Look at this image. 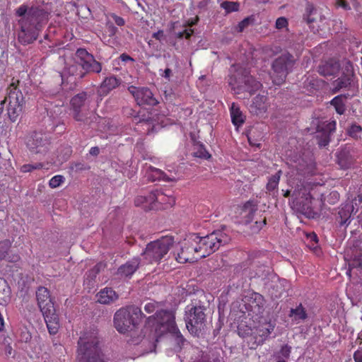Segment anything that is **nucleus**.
<instances>
[{"label":"nucleus","mask_w":362,"mask_h":362,"mask_svg":"<svg viewBox=\"0 0 362 362\" xmlns=\"http://www.w3.org/2000/svg\"><path fill=\"white\" fill-rule=\"evenodd\" d=\"M11 246V243L9 240H4L0 242V261L6 257Z\"/></svg>","instance_id":"79ce46f5"},{"label":"nucleus","mask_w":362,"mask_h":362,"mask_svg":"<svg viewBox=\"0 0 362 362\" xmlns=\"http://www.w3.org/2000/svg\"><path fill=\"white\" fill-rule=\"evenodd\" d=\"M295 63L294 57L288 52L284 53L275 59L272 64L271 78L273 83L277 86L284 83Z\"/></svg>","instance_id":"1a4fd4ad"},{"label":"nucleus","mask_w":362,"mask_h":362,"mask_svg":"<svg viewBox=\"0 0 362 362\" xmlns=\"http://www.w3.org/2000/svg\"><path fill=\"white\" fill-rule=\"evenodd\" d=\"M288 317L293 322L299 323L307 320L308 315L305 308L300 303L296 308H291Z\"/></svg>","instance_id":"2f4dec72"},{"label":"nucleus","mask_w":362,"mask_h":362,"mask_svg":"<svg viewBox=\"0 0 362 362\" xmlns=\"http://www.w3.org/2000/svg\"><path fill=\"white\" fill-rule=\"evenodd\" d=\"M19 259H20V257L18 255H14L10 261L17 262Z\"/></svg>","instance_id":"338daca9"},{"label":"nucleus","mask_w":362,"mask_h":362,"mask_svg":"<svg viewBox=\"0 0 362 362\" xmlns=\"http://www.w3.org/2000/svg\"><path fill=\"white\" fill-rule=\"evenodd\" d=\"M264 300L262 295L255 293L245 302V308L249 315H258L263 313Z\"/></svg>","instance_id":"4be33fe9"},{"label":"nucleus","mask_w":362,"mask_h":362,"mask_svg":"<svg viewBox=\"0 0 362 362\" xmlns=\"http://www.w3.org/2000/svg\"><path fill=\"white\" fill-rule=\"evenodd\" d=\"M340 69V64L338 60L329 59L322 62L318 66V73L323 76H331L337 74Z\"/></svg>","instance_id":"b1692460"},{"label":"nucleus","mask_w":362,"mask_h":362,"mask_svg":"<svg viewBox=\"0 0 362 362\" xmlns=\"http://www.w3.org/2000/svg\"><path fill=\"white\" fill-rule=\"evenodd\" d=\"M354 74L352 71L347 70L346 73H344L341 77L333 82L334 92L337 93L341 89H347L352 90V96L355 95L354 92L357 91L354 81Z\"/></svg>","instance_id":"412c9836"},{"label":"nucleus","mask_w":362,"mask_h":362,"mask_svg":"<svg viewBox=\"0 0 362 362\" xmlns=\"http://www.w3.org/2000/svg\"><path fill=\"white\" fill-rule=\"evenodd\" d=\"M288 25V22L286 18L285 17H279L276 19L275 27L278 30H281L282 28H286Z\"/></svg>","instance_id":"09e8293b"},{"label":"nucleus","mask_w":362,"mask_h":362,"mask_svg":"<svg viewBox=\"0 0 362 362\" xmlns=\"http://www.w3.org/2000/svg\"><path fill=\"white\" fill-rule=\"evenodd\" d=\"M135 205L146 204L150 209H167L172 207L175 204V197L172 195L164 194L160 189L151 191L148 196H138L135 199Z\"/></svg>","instance_id":"9b49d317"},{"label":"nucleus","mask_w":362,"mask_h":362,"mask_svg":"<svg viewBox=\"0 0 362 362\" xmlns=\"http://www.w3.org/2000/svg\"><path fill=\"white\" fill-rule=\"evenodd\" d=\"M160 75L162 77L165 78L166 80L170 81L171 75H172V70L169 68L165 69L164 71L160 69Z\"/></svg>","instance_id":"5fc2aeb1"},{"label":"nucleus","mask_w":362,"mask_h":362,"mask_svg":"<svg viewBox=\"0 0 362 362\" xmlns=\"http://www.w3.org/2000/svg\"><path fill=\"white\" fill-rule=\"evenodd\" d=\"M109 31L110 33V35H113L116 33L117 31V28L112 24L108 26Z\"/></svg>","instance_id":"e2e57ef3"},{"label":"nucleus","mask_w":362,"mask_h":362,"mask_svg":"<svg viewBox=\"0 0 362 362\" xmlns=\"http://www.w3.org/2000/svg\"><path fill=\"white\" fill-rule=\"evenodd\" d=\"M267 223L266 218H264L262 221H255V226H253L252 230L254 232H258Z\"/></svg>","instance_id":"864d4df0"},{"label":"nucleus","mask_w":362,"mask_h":362,"mask_svg":"<svg viewBox=\"0 0 362 362\" xmlns=\"http://www.w3.org/2000/svg\"><path fill=\"white\" fill-rule=\"evenodd\" d=\"M65 180L63 175H57L52 177L49 181V185L51 188H57L60 186Z\"/></svg>","instance_id":"c03bdc74"},{"label":"nucleus","mask_w":362,"mask_h":362,"mask_svg":"<svg viewBox=\"0 0 362 362\" xmlns=\"http://www.w3.org/2000/svg\"><path fill=\"white\" fill-rule=\"evenodd\" d=\"M291 347L289 346L288 345L286 344V345H284L281 346L279 353L283 357H284L286 358H288L290 356V354H291Z\"/></svg>","instance_id":"3c124183"},{"label":"nucleus","mask_w":362,"mask_h":362,"mask_svg":"<svg viewBox=\"0 0 362 362\" xmlns=\"http://www.w3.org/2000/svg\"><path fill=\"white\" fill-rule=\"evenodd\" d=\"M140 259L134 257L118 268L117 274L124 277H131L138 269Z\"/></svg>","instance_id":"a878e982"},{"label":"nucleus","mask_w":362,"mask_h":362,"mask_svg":"<svg viewBox=\"0 0 362 362\" xmlns=\"http://www.w3.org/2000/svg\"><path fill=\"white\" fill-rule=\"evenodd\" d=\"M184 32V37L186 38V39H189L190 37L192 36V35L194 33V30L192 29H185V30H183Z\"/></svg>","instance_id":"052dcab7"},{"label":"nucleus","mask_w":362,"mask_h":362,"mask_svg":"<svg viewBox=\"0 0 362 362\" xmlns=\"http://www.w3.org/2000/svg\"><path fill=\"white\" fill-rule=\"evenodd\" d=\"M253 21L252 17H247L245 18L243 21H241L237 27V30L239 33H242L246 28L249 26V25L252 23Z\"/></svg>","instance_id":"49530a36"},{"label":"nucleus","mask_w":362,"mask_h":362,"mask_svg":"<svg viewBox=\"0 0 362 362\" xmlns=\"http://www.w3.org/2000/svg\"><path fill=\"white\" fill-rule=\"evenodd\" d=\"M231 122L236 127H241L245 121V116L243 115L238 104L233 103L230 107Z\"/></svg>","instance_id":"473e14b6"},{"label":"nucleus","mask_w":362,"mask_h":362,"mask_svg":"<svg viewBox=\"0 0 362 362\" xmlns=\"http://www.w3.org/2000/svg\"><path fill=\"white\" fill-rule=\"evenodd\" d=\"M136 123L137 124H140L141 127H146L148 132H149L151 127V122L148 119H144L142 121L139 120V122H136Z\"/></svg>","instance_id":"6e6d98bb"},{"label":"nucleus","mask_w":362,"mask_h":362,"mask_svg":"<svg viewBox=\"0 0 362 362\" xmlns=\"http://www.w3.org/2000/svg\"><path fill=\"white\" fill-rule=\"evenodd\" d=\"M355 161L356 158L349 148H341L336 153V163L342 170L352 168Z\"/></svg>","instance_id":"5701e85b"},{"label":"nucleus","mask_w":362,"mask_h":362,"mask_svg":"<svg viewBox=\"0 0 362 362\" xmlns=\"http://www.w3.org/2000/svg\"><path fill=\"white\" fill-rule=\"evenodd\" d=\"M76 362H107L95 332H86L78 339Z\"/></svg>","instance_id":"f03ea898"},{"label":"nucleus","mask_w":362,"mask_h":362,"mask_svg":"<svg viewBox=\"0 0 362 362\" xmlns=\"http://www.w3.org/2000/svg\"><path fill=\"white\" fill-rule=\"evenodd\" d=\"M362 268V250L361 248L355 247L352 250V254L350 256L349 262V269L346 274L351 276V272L353 269Z\"/></svg>","instance_id":"7c9ffc66"},{"label":"nucleus","mask_w":362,"mask_h":362,"mask_svg":"<svg viewBox=\"0 0 362 362\" xmlns=\"http://www.w3.org/2000/svg\"><path fill=\"white\" fill-rule=\"evenodd\" d=\"M45 321L47 325V329L50 334H55L58 332L59 328V320L55 309L48 314L42 313Z\"/></svg>","instance_id":"bb28decb"},{"label":"nucleus","mask_w":362,"mask_h":362,"mask_svg":"<svg viewBox=\"0 0 362 362\" xmlns=\"http://www.w3.org/2000/svg\"><path fill=\"white\" fill-rule=\"evenodd\" d=\"M303 18L308 24H311L316 22L319 18H321V13L313 3L307 1L305 6Z\"/></svg>","instance_id":"cd10ccee"},{"label":"nucleus","mask_w":362,"mask_h":362,"mask_svg":"<svg viewBox=\"0 0 362 362\" xmlns=\"http://www.w3.org/2000/svg\"><path fill=\"white\" fill-rule=\"evenodd\" d=\"M19 79L12 78L11 81L6 88V96L0 103V115L4 109V105L8 103L7 115L12 122H16L23 110L25 103L23 94L20 88Z\"/></svg>","instance_id":"7ed1b4c3"},{"label":"nucleus","mask_w":362,"mask_h":362,"mask_svg":"<svg viewBox=\"0 0 362 362\" xmlns=\"http://www.w3.org/2000/svg\"><path fill=\"white\" fill-rule=\"evenodd\" d=\"M197 234L187 235L179 243V247L173 252V256L178 263L194 262L200 259L197 249Z\"/></svg>","instance_id":"6e6552de"},{"label":"nucleus","mask_w":362,"mask_h":362,"mask_svg":"<svg viewBox=\"0 0 362 362\" xmlns=\"http://www.w3.org/2000/svg\"><path fill=\"white\" fill-rule=\"evenodd\" d=\"M336 127H337L336 121L332 120V121L327 122L326 124L325 123L323 124L322 127L319 126L318 129L320 128L321 131L326 132L327 134H329L331 135L332 133H333L335 131Z\"/></svg>","instance_id":"37998d69"},{"label":"nucleus","mask_w":362,"mask_h":362,"mask_svg":"<svg viewBox=\"0 0 362 362\" xmlns=\"http://www.w3.org/2000/svg\"><path fill=\"white\" fill-rule=\"evenodd\" d=\"M199 21V18L197 16L194 18H192L187 21V25L189 27H192L196 25Z\"/></svg>","instance_id":"680f3d73"},{"label":"nucleus","mask_w":362,"mask_h":362,"mask_svg":"<svg viewBox=\"0 0 362 362\" xmlns=\"http://www.w3.org/2000/svg\"><path fill=\"white\" fill-rule=\"evenodd\" d=\"M174 243L173 236H163L148 243L141 255L146 263L158 264L168 255Z\"/></svg>","instance_id":"39448f33"},{"label":"nucleus","mask_w":362,"mask_h":362,"mask_svg":"<svg viewBox=\"0 0 362 362\" xmlns=\"http://www.w3.org/2000/svg\"><path fill=\"white\" fill-rule=\"evenodd\" d=\"M162 35V31H158V33H155L153 34V37L159 40L160 36Z\"/></svg>","instance_id":"69168bd1"},{"label":"nucleus","mask_w":362,"mask_h":362,"mask_svg":"<svg viewBox=\"0 0 362 362\" xmlns=\"http://www.w3.org/2000/svg\"><path fill=\"white\" fill-rule=\"evenodd\" d=\"M121 83V79L112 75L105 77L100 86V91L103 95H107L111 90L117 88Z\"/></svg>","instance_id":"c85d7f7f"},{"label":"nucleus","mask_w":362,"mask_h":362,"mask_svg":"<svg viewBox=\"0 0 362 362\" xmlns=\"http://www.w3.org/2000/svg\"><path fill=\"white\" fill-rule=\"evenodd\" d=\"M290 195H291V191H289V190H286L284 194V197H288Z\"/></svg>","instance_id":"774afa93"},{"label":"nucleus","mask_w":362,"mask_h":362,"mask_svg":"<svg viewBox=\"0 0 362 362\" xmlns=\"http://www.w3.org/2000/svg\"><path fill=\"white\" fill-rule=\"evenodd\" d=\"M329 134L324 132L321 130H318V134L317 135V144L320 147H325L330 141Z\"/></svg>","instance_id":"ea45409f"},{"label":"nucleus","mask_w":362,"mask_h":362,"mask_svg":"<svg viewBox=\"0 0 362 362\" xmlns=\"http://www.w3.org/2000/svg\"><path fill=\"white\" fill-rule=\"evenodd\" d=\"M275 326L276 324L271 320L263 319L259 321L257 325L252 330V334L258 344H263L268 339Z\"/></svg>","instance_id":"6ab92c4d"},{"label":"nucleus","mask_w":362,"mask_h":362,"mask_svg":"<svg viewBox=\"0 0 362 362\" xmlns=\"http://www.w3.org/2000/svg\"><path fill=\"white\" fill-rule=\"evenodd\" d=\"M330 104L334 107L338 114L343 115L345 112L346 105L343 95H337L334 97L330 101Z\"/></svg>","instance_id":"c9c22d12"},{"label":"nucleus","mask_w":362,"mask_h":362,"mask_svg":"<svg viewBox=\"0 0 362 362\" xmlns=\"http://www.w3.org/2000/svg\"><path fill=\"white\" fill-rule=\"evenodd\" d=\"M221 8L224 9L226 13L238 11L240 9V4L237 1H225L221 4Z\"/></svg>","instance_id":"4c0bfd02"},{"label":"nucleus","mask_w":362,"mask_h":362,"mask_svg":"<svg viewBox=\"0 0 362 362\" xmlns=\"http://www.w3.org/2000/svg\"><path fill=\"white\" fill-rule=\"evenodd\" d=\"M160 305L159 303L156 302V301H151V302L147 303L144 305V310L147 313H153L154 311H156V313H157V310H159Z\"/></svg>","instance_id":"a18cd8bd"},{"label":"nucleus","mask_w":362,"mask_h":362,"mask_svg":"<svg viewBox=\"0 0 362 362\" xmlns=\"http://www.w3.org/2000/svg\"><path fill=\"white\" fill-rule=\"evenodd\" d=\"M29 151L34 154H46L50 149V139L48 135L41 132H33L25 141Z\"/></svg>","instance_id":"2eb2a0df"},{"label":"nucleus","mask_w":362,"mask_h":362,"mask_svg":"<svg viewBox=\"0 0 362 362\" xmlns=\"http://www.w3.org/2000/svg\"><path fill=\"white\" fill-rule=\"evenodd\" d=\"M88 95L86 92L80 93L74 96L71 101V110L73 117L78 122H83L86 119V114L84 109L88 103Z\"/></svg>","instance_id":"a211bd4d"},{"label":"nucleus","mask_w":362,"mask_h":362,"mask_svg":"<svg viewBox=\"0 0 362 362\" xmlns=\"http://www.w3.org/2000/svg\"><path fill=\"white\" fill-rule=\"evenodd\" d=\"M119 59L124 62H127L128 61L134 62V59L132 57L125 53L122 54L119 56Z\"/></svg>","instance_id":"13d9d810"},{"label":"nucleus","mask_w":362,"mask_h":362,"mask_svg":"<svg viewBox=\"0 0 362 362\" xmlns=\"http://www.w3.org/2000/svg\"><path fill=\"white\" fill-rule=\"evenodd\" d=\"M196 240L199 257L202 259L216 252L220 246L227 243L229 238L223 231L216 230L204 237L197 235Z\"/></svg>","instance_id":"0eeeda50"},{"label":"nucleus","mask_w":362,"mask_h":362,"mask_svg":"<svg viewBox=\"0 0 362 362\" xmlns=\"http://www.w3.org/2000/svg\"><path fill=\"white\" fill-rule=\"evenodd\" d=\"M127 89L139 105L155 106L158 104V100L147 87L130 86Z\"/></svg>","instance_id":"dca6fc26"},{"label":"nucleus","mask_w":362,"mask_h":362,"mask_svg":"<svg viewBox=\"0 0 362 362\" xmlns=\"http://www.w3.org/2000/svg\"><path fill=\"white\" fill-rule=\"evenodd\" d=\"M146 168V175L148 180L155 182L157 180H163L165 182L175 181V177H170L168 176L163 170L153 167L151 165H145Z\"/></svg>","instance_id":"393cba45"},{"label":"nucleus","mask_w":362,"mask_h":362,"mask_svg":"<svg viewBox=\"0 0 362 362\" xmlns=\"http://www.w3.org/2000/svg\"><path fill=\"white\" fill-rule=\"evenodd\" d=\"M193 156L204 159H208L211 157V155L206 151L204 146L202 144H197L194 145Z\"/></svg>","instance_id":"e433bc0d"},{"label":"nucleus","mask_w":362,"mask_h":362,"mask_svg":"<svg viewBox=\"0 0 362 362\" xmlns=\"http://www.w3.org/2000/svg\"><path fill=\"white\" fill-rule=\"evenodd\" d=\"M98 301L101 304H110L118 298V295L112 288H105L98 294Z\"/></svg>","instance_id":"72a5a7b5"},{"label":"nucleus","mask_w":362,"mask_h":362,"mask_svg":"<svg viewBox=\"0 0 362 362\" xmlns=\"http://www.w3.org/2000/svg\"><path fill=\"white\" fill-rule=\"evenodd\" d=\"M186 311V327L188 331L194 336H199L206 326V308L203 305H194Z\"/></svg>","instance_id":"f8f14e48"},{"label":"nucleus","mask_w":362,"mask_h":362,"mask_svg":"<svg viewBox=\"0 0 362 362\" xmlns=\"http://www.w3.org/2000/svg\"><path fill=\"white\" fill-rule=\"evenodd\" d=\"M361 133L362 127L356 124H351L348 129V134L355 139L360 138Z\"/></svg>","instance_id":"a19ab883"},{"label":"nucleus","mask_w":362,"mask_h":362,"mask_svg":"<svg viewBox=\"0 0 362 362\" xmlns=\"http://www.w3.org/2000/svg\"><path fill=\"white\" fill-rule=\"evenodd\" d=\"M147 324L155 327L156 330L163 328V332H168L173 334L178 332V328L175 323L174 314L168 310H157L154 315L147 318Z\"/></svg>","instance_id":"4468645a"},{"label":"nucleus","mask_w":362,"mask_h":362,"mask_svg":"<svg viewBox=\"0 0 362 362\" xmlns=\"http://www.w3.org/2000/svg\"><path fill=\"white\" fill-rule=\"evenodd\" d=\"M36 299L37 305L42 313H49L54 310V303L51 298L49 291L44 287L40 286L36 291Z\"/></svg>","instance_id":"aec40b11"},{"label":"nucleus","mask_w":362,"mask_h":362,"mask_svg":"<svg viewBox=\"0 0 362 362\" xmlns=\"http://www.w3.org/2000/svg\"><path fill=\"white\" fill-rule=\"evenodd\" d=\"M110 16L112 18L117 25L123 26L125 24L124 19L120 16H118L115 13H111Z\"/></svg>","instance_id":"603ef678"},{"label":"nucleus","mask_w":362,"mask_h":362,"mask_svg":"<svg viewBox=\"0 0 362 362\" xmlns=\"http://www.w3.org/2000/svg\"><path fill=\"white\" fill-rule=\"evenodd\" d=\"M320 185L306 183L298 185L293 191L291 195L295 199H302L304 208L309 209L311 208L313 199H322L323 193L320 188Z\"/></svg>","instance_id":"ddd939ff"},{"label":"nucleus","mask_w":362,"mask_h":362,"mask_svg":"<svg viewBox=\"0 0 362 362\" xmlns=\"http://www.w3.org/2000/svg\"><path fill=\"white\" fill-rule=\"evenodd\" d=\"M89 153L90 155L96 156L99 154L100 149L98 146H94L90 149Z\"/></svg>","instance_id":"bf43d9fd"},{"label":"nucleus","mask_w":362,"mask_h":362,"mask_svg":"<svg viewBox=\"0 0 362 362\" xmlns=\"http://www.w3.org/2000/svg\"><path fill=\"white\" fill-rule=\"evenodd\" d=\"M281 174L282 172L281 170H279L269 178L266 186V189L268 192H272L278 189Z\"/></svg>","instance_id":"f704fd0d"},{"label":"nucleus","mask_w":362,"mask_h":362,"mask_svg":"<svg viewBox=\"0 0 362 362\" xmlns=\"http://www.w3.org/2000/svg\"><path fill=\"white\" fill-rule=\"evenodd\" d=\"M353 209L352 206L346 205L345 209L341 208L339 211V214L341 218V221L340 222V225L343 226L345 224H349L350 223L349 218L351 216L350 210Z\"/></svg>","instance_id":"58836bf2"},{"label":"nucleus","mask_w":362,"mask_h":362,"mask_svg":"<svg viewBox=\"0 0 362 362\" xmlns=\"http://www.w3.org/2000/svg\"><path fill=\"white\" fill-rule=\"evenodd\" d=\"M16 15L21 17L18 21L19 30L18 41L23 45L34 42L38 37L43 25L49 19V13L39 6H32L28 8L25 4L21 5L16 10Z\"/></svg>","instance_id":"f257e3e1"},{"label":"nucleus","mask_w":362,"mask_h":362,"mask_svg":"<svg viewBox=\"0 0 362 362\" xmlns=\"http://www.w3.org/2000/svg\"><path fill=\"white\" fill-rule=\"evenodd\" d=\"M43 165L41 163H37L34 165L25 164L21 167V171L23 173H28L33 171V170L41 169Z\"/></svg>","instance_id":"de8ad7c7"},{"label":"nucleus","mask_w":362,"mask_h":362,"mask_svg":"<svg viewBox=\"0 0 362 362\" xmlns=\"http://www.w3.org/2000/svg\"><path fill=\"white\" fill-rule=\"evenodd\" d=\"M257 211V204L253 200H249L243 205L242 215L245 224L252 221Z\"/></svg>","instance_id":"c756f323"},{"label":"nucleus","mask_w":362,"mask_h":362,"mask_svg":"<svg viewBox=\"0 0 362 362\" xmlns=\"http://www.w3.org/2000/svg\"><path fill=\"white\" fill-rule=\"evenodd\" d=\"M270 106L271 103L267 93H259L252 98L248 110L252 115L263 117Z\"/></svg>","instance_id":"f3484780"},{"label":"nucleus","mask_w":362,"mask_h":362,"mask_svg":"<svg viewBox=\"0 0 362 362\" xmlns=\"http://www.w3.org/2000/svg\"><path fill=\"white\" fill-rule=\"evenodd\" d=\"M229 84L237 94L243 92L252 94L262 87L261 82L252 76L248 69L243 67L235 70V74L230 78Z\"/></svg>","instance_id":"423d86ee"},{"label":"nucleus","mask_w":362,"mask_h":362,"mask_svg":"<svg viewBox=\"0 0 362 362\" xmlns=\"http://www.w3.org/2000/svg\"><path fill=\"white\" fill-rule=\"evenodd\" d=\"M103 264L100 262L95 265L92 269L88 272V276L91 277V279L96 276V275L100 272L101 268L103 267Z\"/></svg>","instance_id":"8fccbe9b"},{"label":"nucleus","mask_w":362,"mask_h":362,"mask_svg":"<svg viewBox=\"0 0 362 362\" xmlns=\"http://www.w3.org/2000/svg\"><path fill=\"white\" fill-rule=\"evenodd\" d=\"M75 62L80 66L83 71L77 73L75 70V66H71L69 71L72 75L78 76L80 78L84 76L86 72L100 73L102 70V65L97 62L94 57L88 52L86 49L79 48L76 52Z\"/></svg>","instance_id":"9d476101"},{"label":"nucleus","mask_w":362,"mask_h":362,"mask_svg":"<svg viewBox=\"0 0 362 362\" xmlns=\"http://www.w3.org/2000/svg\"><path fill=\"white\" fill-rule=\"evenodd\" d=\"M355 362H362V349L357 350L354 354Z\"/></svg>","instance_id":"4d7b16f0"},{"label":"nucleus","mask_w":362,"mask_h":362,"mask_svg":"<svg viewBox=\"0 0 362 362\" xmlns=\"http://www.w3.org/2000/svg\"><path fill=\"white\" fill-rule=\"evenodd\" d=\"M143 317L141 309L135 305H127L121 308L114 315L115 329L124 334L135 329Z\"/></svg>","instance_id":"20e7f679"},{"label":"nucleus","mask_w":362,"mask_h":362,"mask_svg":"<svg viewBox=\"0 0 362 362\" xmlns=\"http://www.w3.org/2000/svg\"><path fill=\"white\" fill-rule=\"evenodd\" d=\"M309 237L310 238L311 240L314 241L315 243H317L318 239H317V236L315 233H313L312 234H310L309 235Z\"/></svg>","instance_id":"0e129e2a"}]
</instances>
